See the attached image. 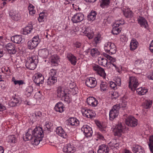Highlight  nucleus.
<instances>
[{"label": "nucleus", "instance_id": "nucleus-1", "mask_svg": "<svg viewBox=\"0 0 153 153\" xmlns=\"http://www.w3.org/2000/svg\"><path fill=\"white\" fill-rule=\"evenodd\" d=\"M42 128L39 127H36L32 130V134L33 135V141H32V144L33 145H38L40 141H42L44 135Z\"/></svg>", "mask_w": 153, "mask_h": 153}, {"label": "nucleus", "instance_id": "nucleus-2", "mask_svg": "<svg viewBox=\"0 0 153 153\" xmlns=\"http://www.w3.org/2000/svg\"><path fill=\"white\" fill-rule=\"evenodd\" d=\"M38 62L37 57L33 56H31L30 59L26 62L25 66L28 69L33 70L36 68Z\"/></svg>", "mask_w": 153, "mask_h": 153}, {"label": "nucleus", "instance_id": "nucleus-3", "mask_svg": "<svg viewBox=\"0 0 153 153\" xmlns=\"http://www.w3.org/2000/svg\"><path fill=\"white\" fill-rule=\"evenodd\" d=\"M104 49L106 53L111 55L115 53L117 51L115 45L110 42H108L105 44Z\"/></svg>", "mask_w": 153, "mask_h": 153}, {"label": "nucleus", "instance_id": "nucleus-4", "mask_svg": "<svg viewBox=\"0 0 153 153\" xmlns=\"http://www.w3.org/2000/svg\"><path fill=\"white\" fill-rule=\"evenodd\" d=\"M120 106L118 104L114 105L109 112V119L112 120L118 115Z\"/></svg>", "mask_w": 153, "mask_h": 153}, {"label": "nucleus", "instance_id": "nucleus-5", "mask_svg": "<svg viewBox=\"0 0 153 153\" xmlns=\"http://www.w3.org/2000/svg\"><path fill=\"white\" fill-rule=\"evenodd\" d=\"M129 80V87L132 91H134L139 85L138 80L136 77L134 76L130 77Z\"/></svg>", "mask_w": 153, "mask_h": 153}, {"label": "nucleus", "instance_id": "nucleus-6", "mask_svg": "<svg viewBox=\"0 0 153 153\" xmlns=\"http://www.w3.org/2000/svg\"><path fill=\"white\" fill-rule=\"evenodd\" d=\"M124 128V127L123 126L121 123L116 125L113 130L114 136L120 137L122 135L121 133L123 132Z\"/></svg>", "mask_w": 153, "mask_h": 153}, {"label": "nucleus", "instance_id": "nucleus-7", "mask_svg": "<svg viewBox=\"0 0 153 153\" xmlns=\"http://www.w3.org/2000/svg\"><path fill=\"white\" fill-rule=\"evenodd\" d=\"M125 123L128 126L134 127L137 126V120L134 117L129 116L126 119Z\"/></svg>", "mask_w": 153, "mask_h": 153}, {"label": "nucleus", "instance_id": "nucleus-8", "mask_svg": "<svg viewBox=\"0 0 153 153\" xmlns=\"http://www.w3.org/2000/svg\"><path fill=\"white\" fill-rule=\"evenodd\" d=\"M84 19V15L81 13H77L72 17L71 21L74 23H77L81 22Z\"/></svg>", "mask_w": 153, "mask_h": 153}, {"label": "nucleus", "instance_id": "nucleus-9", "mask_svg": "<svg viewBox=\"0 0 153 153\" xmlns=\"http://www.w3.org/2000/svg\"><path fill=\"white\" fill-rule=\"evenodd\" d=\"M81 112L83 115L87 117L92 119L95 117V113L92 110H88L85 108H83L81 109Z\"/></svg>", "mask_w": 153, "mask_h": 153}, {"label": "nucleus", "instance_id": "nucleus-10", "mask_svg": "<svg viewBox=\"0 0 153 153\" xmlns=\"http://www.w3.org/2000/svg\"><path fill=\"white\" fill-rule=\"evenodd\" d=\"M81 130L83 132L85 136L87 137H91L92 135V128L87 125H84L81 128Z\"/></svg>", "mask_w": 153, "mask_h": 153}, {"label": "nucleus", "instance_id": "nucleus-11", "mask_svg": "<svg viewBox=\"0 0 153 153\" xmlns=\"http://www.w3.org/2000/svg\"><path fill=\"white\" fill-rule=\"evenodd\" d=\"M86 85L90 88H94L97 85V82L95 78L93 77L87 78L85 81Z\"/></svg>", "mask_w": 153, "mask_h": 153}, {"label": "nucleus", "instance_id": "nucleus-12", "mask_svg": "<svg viewBox=\"0 0 153 153\" xmlns=\"http://www.w3.org/2000/svg\"><path fill=\"white\" fill-rule=\"evenodd\" d=\"M93 69L97 71V74L100 76L105 78L106 74L104 69L98 65H95L93 67Z\"/></svg>", "mask_w": 153, "mask_h": 153}, {"label": "nucleus", "instance_id": "nucleus-13", "mask_svg": "<svg viewBox=\"0 0 153 153\" xmlns=\"http://www.w3.org/2000/svg\"><path fill=\"white\" fill-rule=\"evenodd\" d=\"M23 140L25 141L30 140L32 143L33 141V135L32 134V129H29L28 131L26 133L25 135L23 136Z\"/></svg>", "mask_w": 153, "mask_h": 153}, {"label": "nucleus", "instance_id": "nucleus-14", "mask_svg": "<svg viewBox=\"0 0 153 153\" xmlns=\"http://www.w3.org/2000/svg\"><path fill=\"white\" fill-rule=\"evenodd\" d=\"M75 148L73 144L70 143L67 144L64 147L63 149V150L64 152L68 153H73L75 151Z\"/></svg>", "mask_w": 153, "mask_h": 153}, {"label": "nucleus", "instance_id": "nucleus-15", "mask_svg": "<svg viewBox=\"0 0 153 153\" xmlns=\"http://www.w3.org/2000/svg\"><path fill=\"white\" fill-rule=\"evenodd\" d=\"M11 40L14 43L17 44L22 43L25 41L24 39H22L21 35H16L11 37Z\"/></svg>", "mask_w": 153, "mask_h": 153}, {"label": "nucleus", "instance_id": "nucleus-16", "mask_svg": "<svg viewBox=\"0 0 153 153\" xmlns=\"http://www.w3.org/2000/svg\"><path fill=\"white\" fill-rule=\"evenodd\" d=\"M35 78L34 80V82L37 85L42 84L44 82V78L42 74H37L36 75Z\"/></svg>", "mask_w": 153, "mask_h": 153}, {"label": "nucleus", "instance_id": "nucleus-17", "mask_svg": "<svg viewBox=\"0 0 153 153\" xmlns=\"http://www.w3.org/2000/svg\"><path fill=\"white\" fill-rule=\"evenodd\" d=\"M109 151V149L108 146L103 144L99 146L97 153H108Z\"/></svg>", "mask_w": 153, "mask_h": 153}, {"label": "nucleus", "instance_id": "nucleus-18", "mask_svg": "<svg viewBox=\"0 0 153 153\" xmlns=\"http://www.w3.org/2000/svg\"><path fill=\"white\" fill-rule=\"evenodd\" d=\"M56 133L60 136L64 138L67 137L66 133L61 126L58 127L56 129Z\"/></svg>", "mask_w": 153, "mask_h": 153}, {"label": "nucleus", "instance_id": "nucleus-19", "mask_svg": "<svg viewBox=\"0 0 153 153\" xmlns=\"http://www.w3.org/2000/svg\"><path fill=\"white\" fill-rule=\"evenodd\" d=\"M5 48L8 53L10 54H15L16 53L14 45L12 43H9L6 45Z\"/></svg>", "mask_w": 153, "mask_h": 153}, {"label": "nucleus", "instance_id": "nucleus-20", "mask_svg": "<svg viewBox=\"0 0 153 153\" xmlns=\"http://www.w3.org/2000/svg\"><path fill=\"white\" fill-rule=\"evenodd\" d=\"M87 101L88 105L92 106H96L98 104L97 101L95 98L92 97L88 98Z\"/></svg>", "mask_w": 153, "mask_h": 153}, {"label": "nucleus", "instance_id": "nucleus-21", "mask_svg": "<svg viewBox=\"0 0 153 153\" xmlns=\"http://www.w3.org/2000/svg\"><path fill=\"white\" fill-rule=\"evenodd\" d=\"M67 58L71 64L75 65L76 63V57L71 53H68L67 55Z\"/></svg>", "mask_w": 153, "mask_h": 153}, {"label": "nucleus", "instance_id": "nucleus-22", "mask_svg": "<svg viewBox=\"0 0 153 153\" xmlns=\"http://www.w3.org/2000/svg\"><path fill=\"white\" fill-rule=\"evenodd\" d=\"M64 105L61 102L57 103L54 107L56 111L60 113L63 112L64 110Z\"/></svg>", "mask_w": 153, "mask_h": 153}, {"label": "nucleus", "instance_id": "nucleus-23", "mask_svg": "<svg viewBox=\"0 0 153 153\" xmlns=\"http://www.w3.org/2000/svg\"><path fill=\"white\" fill-rule=\"evenodd\" d=\"M56 91L57 97L61 98H62L67 94L64 88L61 87H59Z\"/></svg>", "mask_w": 153, "mask_h": 153}, {"label": "nucleus", "instance_id": "nucleus-24", "mask_svg": "<svg viewBox=\"0 0 153 153\" xmlns=\"http://www.w3.org/2000/svg\"><path fill=\"white\" fill-rule=\"evenodd\" d=\"M38 54L43 58H46L49 55V51L46 48L40 50L38 52Z\"/></svg>", "mask_w": 153, "mask_h": 153}, {"label": "nucleus", "instance_id": "nucleus-25", "mask_svg": "<svg viewBox=\"0 0 153 153\" xmlns=\"http://www.w3.org/2000/svg\"><path fill=\"white\" fill-rule=\"evenodd\" d=\"M132 151L134 153H145L143 148L138 145L134 146L132 149Z\"/></svg>", "mask_w": 153, "mask_h": 153}, {"label": "nucleus", "instance_id": "nucleus-26", "mask_svg": "<svg viewBox=\"0 0 153 153\" xmlns=\"http://www.w3.org/2000/svg\"><path fill=\"white\" fill-rule=\"evenodd\" d=\"M138 23L140 25L141 27L144 28H146L148 24L146 19L143 17H140L138 19Z\"/></svg>", "mask_w": 153, "mask_h": 153}, {"label": "nucleus", "instance_id": "nucleus-27", "mask_svg": "<svg viewBox=\"0 0 153 153\" xmlns=\"http://www.w3.org/2000/svg\"><path fill=\"white\" fill-rule=\"evenodd\" d=\"M138 43L135 39H132L130 43V48L131 51H133L137 47Z\"/></svg>", "mask_w": 153, "mask_h": 153}, {"label": "nucleus", "instance_id": "nucleus-28", "mask_svg": "<svg viewBox=\"0 0 153 153\" xmlns=\"http://www.w3.org/2000/svg\"><path fill=\"white\" fill-rule=\"evenodd\" d=\"M68 122L71 126H77L79 123V121L74 117H71L69 119Z\"/></svg>", "mask_w": 153, "mask_h": 153}, {"label": "nucleus", "instance_id": "nucleus-29", "mask_svg": "<svg viewBox=\"0 0 153 153\" xmlns=\"http://www.w3.org/2000/svg\"><path fill=\"white\" fill-rule=\"evenodd\" d=\"M110 0H101L100 1V6L102 8L108 7L110 5Z\"/></svg>", "mask_w": 153, "mask_h": 153}, {"label": "nucleus", "instance_id": "nucleus-30", "mask_svg": "<svg viewBox=\"0 0 153 153\" xmlns=\"http://www.w3.org/2000/svg\"><path fill=\"white\" fill-rule=\"evenodd\" d=\"M59 61V57L56 55L52 56L51 58V65L53 66H56L57 65Z\"/></svg>", "mask_w": 153, "mask_h": 153}, {"label": "nucleus", "instance_id": "nucleus-31", "mask_svg": "<svg viewBox=\"0 0 153 153\" xmlns=\"http://www.w3.org/2000/svg\"><path fill=\"white\" fill-rule=\"evenodd\" d=\"M99 64L105 67L107 63V60L106 59L104 58L100 57L98 59Z\"/></svg>", "mask_w": 153, "mask_h": 153}, {"label": "nucleus", "instance_id": "nucleus-32", "mask_svg": "<svg viewBox=\"0 0 153 153\" xmlns=\"http://www.w3.org/2000/svg\"><path fill=\"white\" fill-rule=\"evenodd\" d=\"M7 140L8 143H15L17 142V139L15 136L14 135H11L8 136L7 138Z\"/></svg>", "mask_w": 153, "mask_h": 153}, {"label": "nucleus", "instance_id": "nucleus-33", "mask_svg": "<svg viewBox=\"0 0 153 153\" xmlns=\"http://www.w3.org/2000/svg\"><path fill=\"white\" fill-rule=\"evenodd\" d=\"M57 82V78L54 77V78L49 77L46 82L47 85H52Z\"/></svg>", "mask_w": 153, "mask_h": 153}, {"label": "nucleus", "instance_id": "nucleus-34", "mask_svg": "<svg viewBox=\"0 0 153 153\" xmlns=\"http://www.w3.org/2000/svg\"><path fill=\"white\" fill-rule=\"evenodd\" d=\"M33 29V27L32 25L26 26L23 29L22 34L26 35L29 33Z\"/></svg>", "mask_w": 153, "mask_h": 153}, {"label": "nucleus", "instance_id": "nucleus-35", "mask_svg": "<svg viewBox=\"0 0 153 153\" xmlns=\"http://www.w3.org/2000/svg\"><path fill=\"white\" fill-rule=\"evenodd\" d=\"M97 14L94 11H92L88 16V18L89 20L93 21L96 18Z\"/></svg>", "mask_w": 153, "mask_h": 153}, {"label": "nucleus", "instance_id": "nucleus-36", "mask_svg": "<svg viewBox=\"0 0 153 153\" xmlns=\"http://www.w3.org/2000/svg\"><path fill=\"white\" fill-rule=\"evenodd\" d=\"M152 104V101L150 100H146L143 103V105L144 108L148 109L151 107Z\"/></svg>", "mask_w": 153, "mask_h": 153}, {"label": "nucleus", "instance_id": "nucleus-37", "mask_svg": "<svg viewBox=\"0 0 153 153\" xmlns=\"http://www.w3.org/2000/svg\"><path fill=\"white\" fill-rule=\"evenodd\" d=\"M38 44H37L36 42H34L32 40H30L29 41L27 42V47L29 49H33L36 48Z\"/></svg>", "mask_w": 153, "mask_h": 153}, {"label": "nucleus", "instance_id": "nucleus-38", "mask_svg": "<svg viewBox=\"0 0 153 153\" xmlns=\"http://www.w3.org/2000/svg\"><path fill=\"white\" fill-rule=\"evenodd\" d=\"M136 90L138 94L141 95L145 94L148 91L145 88H140Z\"/></svg>", "mask_w": 153, "mask_h": 153}, {"label": "nucleus", "instance_id": "nucleus-39", "mask_svg": "<svg viewBox=\"0 0 153 153\" xmlns=\"http://www.w3.org/2000/svg\"><path fill=\"white\" fill-rule=\"evenodd\" d=\"M26 94L27 97H30L33 91V87L31 86H28L26 89Z\"/></svg>", "mask_w": 153, "mask_h": 153}, {"label": "nucleus", "instance_id": "nucleus-40", "mask_svg": "<svg viewBox=\"0 0 153 153\" xmlns=\"http://www.w3.org/2000/svg\"><path fill=\"white\" fill-rule=\"evenodd\" d=\"M148 145L150 151L152 153H153V136L150 137Z\"/></svg>", "mask_w": 153, "mask_h": 153}, {"label": "nucleus", "instance_id": "nucleus-41", "mask_svg": "<svg viewBox=\"0 0 153 153\" xmlns=\"http://www.w3.org/2000/svg\"><path fill=\"white\" fill-rule=\"evenodd\" d=\"M90 31H89L88 29L87 28V29L85 30V34H86V36L89 39H92L94 36V34L93 33V32H91V31L89 30Z\"/></svg>", "mask_w": 153, "mask_h": 153}, {"label": "nucleus", "instance_id": "nucleus-42", "mask_svg": "<svg viewBox=\"0 0 153 153\" xmlns=\"http://www.w3.org/2000/svg\"><path fill=\"white\" fill-rule=\"evenodd\" d=\"M124 16L127 18H131L133 16V12L130 10L126 11L124 13Z\"/></svg>", "mask_w": 153, "mask_h": 153}, {"label": "nucleus", "instance_id": "nucleus-43", "mask_svg": "<svg viewBox=\"0 0 153 153\" xmlns=\"http://www.w3.org/2000/svg\"><path fill=\"white\" fill-rule=\"evenodd\" d=\"M91 54L93 57L97 56L100 54V52L97 48L92 49L91 51Z\"/></svg>", "mask_w": 153, "mask_h": 153}, {"label": "nucleus", "instance_id": "nucleus-44", "mask_svg": "<svg viewBox=\"0 0 153 153\" xmlns=\"http://www.w3.org/2000/svg\"><path fill=\"white\" fill-rule=\"evenodd\" d=\"M28 9L29 13L31 15H33L35 13V10H34V7L32 4H30L28 7Z\"/></svg>", "mask_w": 153, "mask_h": 153}, {"label": "nucleus", "instance_id": "nucleus-45", "mask_svg": "<svg viewBox=\"0 0 153 153\" xmlns=\"http://www.w3.org/2000/svg\"><path fill=\"white\" fill-rule=\"evenodd\" d=\"M107 83L106 82H102L100 85V89L104 91H105L107 88Z\"/></svg>", "mask_w": 153, "mask_h": 153}, {"label": "nucleus", "instance_id": "nucleus-46", "mask_svg": "<svg viewBox=\"0 0 153 153\" xmlns=\"http://www.w3.org/2000/svg\"><path fill=\"white\" fill-rule=\"evenodd\" d=\"M121 30L118 27H113L112 32L113 34L117 35L120 33Z\"/></svg>", "mask_w": 153, "mask_h": 153}, {"label": "nucleus", "instance_id": "nucleus-47", "mask_svg": "<svg viewBox=\"0 0 153 153\" xmlns=\"http://www.w3.org/2000/svg\"><path fill=\"white\" fill-rule=\"evenodd\" d=\"M56 71L53 69H52L51 70L50 72L49 73V77H51L54 78V77H56Z\"/></svg>", "mask_w": 153, "mask_h": 153}, {"label": "nucleus", "instance_id": "nucleus-48", "mask_svg": "<svg viewBox=\"0 0 153 153\" xmlns=\"http://www.w3.org/2000/svg\"><path fill=\"white\" fill-rule=\"evenodd\" d=\"M62 99V100H64V101L65 102H66L67 103H69L70 102L71 99L70 98L68 94H66L65 95V96Z\"/></svg>", "mask_w": 153, "mask_h": 153}, {"label": "nucleus", "instance_id": "nucleus-49", "mask_svg": "<svg viewBox=\"0 0 153 153\" xmlns=\"http://www.w3.org/2000/svg\"><path fill=\"white\" fill-rule=\"evenodd\" d=\"M101 40V37L100 35H98L94 38V42L97 44L99 43L100 41Z\"/></svg>", "mask_w": 153, "mask_h": 153}, {"label": "nucleus", "instance_id": "nucleus-50", "mask_svg": "<svg viewBox=\"0 0 153 153\" xmlns=\"http://www.w3.org/2000/svg\"><path fill=\"white\" fill-rule=\"evenodd\" d=\"M11 13H10L9 15L10 16H11L12 18L15 21H18L19 19V17H18V14L13 15V14H11Z\"/></svg>", "mask_w": 153, "mask_h": 153}, {"label": "nucleus", "instance_id": "nucleus-51", "mask_svg": "<svg viewBox=\"0 0 153 153\" xmlns=\"http://www.w3.org/2000/svg\"><path fill=\"white\" fill-rule=\"evenodd\" d=\"M31 40L34 42H36L38 45L39 43L40 42L39 37L37 36L33 37Z\"/></svg>", "mask_w": 153, "mask_h": 153}, {"label": "nucleus", "instance_id": "nucleus-52", "mask_svg": "<svg viewBox=\"0 0 153 153\" xmlns=\"http://www.w3.org/2000/svg\"><path fill=\"white\" fill-rule=\"evenodd\" d=\"M110 86L111 88L114 90L117 89V85L115 83L113 82H110Z\"/></svg>", "mask_w": 153, "mask_h": 153}, {"label": "nucleus", "instance_id": "nucleus-53", "mask_svg": "<svg viewBox=\"0 0 153 153\" xmlns=\"http://www.w3.org/2000/svg\"><path fill=\"white\" fill-rule=\"evenodd\" d=\"M105 54L106 55V57L107 59H109L110 60V62H114L116 61V59L114 58H113L110 56L106 54L105 53Z\"/></svg>", "mask_w": 153, "mask_h": 153}, {"label": "nucleus", "instance_id": "nucleus-54", "mask_svg": "<svg viewBox=\"0 0 153 153\" xmlns=\"http://www.w3.org/2000/svg\"><path fill=\"white\" fill-rule=\"evenodd\" d=\"M127 104V102L125 101H123L119 105L120 107H121L122 108H125L126 107Z\"/></svg>", "mask_w": 153, "mask_h": 153}, {"label": "nucleus", "instance_id": "nucleus-55", "mask_svg": "<svg viewBox=\"0 0 153 153\" xmlns=\"http://www.w3.org/2000/svg\"><path fill=\"white\" fill-rule=\"evenodd\" d=\"M14 82L15 85L18 84L19 85H22L24 83V81L22 80H14Z\"/></svg>", "mask_w": 153, "mask_h": 153}, {"label": "nucleus", "instance_id": "nucleus-56", "mask_svg": "<svg viewBox=\"0 0 153 153\" xmlns=\"http://www.w3.org/2000/svg\"><path fill=\"white\" fill-rule=\"evenodd\" d=\"M44 15H45L43 13H41L39 14L38 18V20L39 22L42 21V19H44Z\"/></svg>", "mask_w": 153, "mask_h": 153}, {"label": "nucleus", "instance_id": "nucleus-57", "mask_svg": "<svg viewBox=\"0 0 153 153\" xmlns=\"http://www.w3.org/2000/svg\"><path fill=\"white\" fill-rule=\"evenodd\" d=\"M52 125V124L51 122H46V123L45 126L48 129L50 128Z\"/></svg>", "mask_w": 153, "mask_h": 153}, {"label": "nucleus", "instance_id": "nucleus-58", "mask_svg": "<svg viewBox=\"0 0 153 153\" xmlns=\"http://www.w3.org/2000/svg\"><path fill=\"white\" fill-rule=\"evenodd\" d=\"M8 105L12 107H14L16 105V103L14 102L13 100L8 103Z\"/></svg>", "mask_w": 153, "mask_h": 153}, {"label": "nucleus", "instance_id": "nucleus-59", "mask_svg": "<svg viewBox=\"0 0 153 153\" xmlns=\"http://www.w3.org/2000/svg\"><path fill=\"white\" fill-rule=\"evenodd\" d=\"M149 49L153 53V40L152 41L149 48Z\"/></svg>", "mask_w": 153, "mask_h": 153}, {"label": "nucleus", "instance_id": "nucleus-60", "mask_svg": "<svg viewBox=\"0 0 153 153\" xmlns=\"http://www.w3.org/2000/svg\"><path fill=\"white\" fill-rule=\"evenodd\" d=\"M34 114H35V117H36V118H39V117L41 115V113L39 111V112L36 113Z\"/></svg>", "mask_w": 153, "mask_h": 153}, {"label": "nucleus", "instance_id": "nucleus-61", "mask_svg": "<svg viewBox=\"0 0 153 153\" xmlns=\"http://www.w3.org/2000/svg\"><path fill=\"white\" fill-rule=\"evenodd\" d=\"M97 126L100 128V130L102 131H105L104 128H103L102 126L100 123L97 124Z\"/></svg>", "mask_w": 153, "mask_h": 153}, {"label": "nucleus", "instance_id": "nucleus-62", "mask_svg": "<svg viewBox=\"0 0 153 153\" xmlns=\"http://www.w3.org/2000/svg\"><path fill=\"white\" fill-rule=\"evenodd\" d=\"M75 46L76 48H79L81 45V44L80 42H76L75 44Z\"/></svg>", "mask_w": 153, "mask_h": 153}, {"label": "nucleus", "instance_id": "nucleus-63", "mask_svg": "<svg viewBox=\"0 0 153 153\" xmlns=\"http://www.w3.org/2000/svg\"><path fill=\"white\" fill-rule=\"evenodd\" d=\"M14 102L16 103V104L17 105V104H18L19 103V101L16 98H14L13 100Z\"/></svg>", "mask_w": 153, "mask_h": 153}, {"label": "nucleus", "instance_id": "nucleus-64", "mask_svg": "<svg viewBox=\"0 0 153 153\" xmlns=\"http://www.w3.org/2000/svg\"><path fill=\"white\" fill-rule=\"evenodd\" d=\"M121 24V23L119 22H116L115 24H114L113 25V27H118L119 26V25Z\"/></svg>", "mask_w": 153, "mask_h": 153}]
</instances>
